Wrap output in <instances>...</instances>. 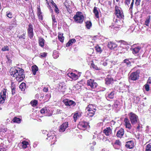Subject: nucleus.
Returning <instances> with one entry per match:
<instances>
[{"label": "nucleus", "instance_id": "4be33fe9", "mask_svg": "<svg viewBox=\"0 0 151 151\" xmlns=\"http://www.w3.org/2000/svg\"><path fill=\"white\" fill-rule=\"evenodd\" d=\"M76 42V40L75 39H70L66 44V46L67 47H70L73 43H74Z\"/></svg>", "mask_w": 151, "mask_h": 151}, {"label": "nucleus", "instance_id": "c03bdc74", "mask_svg": "<svg viewBox=\"0 0 151 151\" xmlns=\"http://www.w3.org/2000/svg\"><path fill=\"white\" fill-rule=\"evenodd\" d=\"M22 144H23V148H25L27 147V145H28L29 143L28 142H22Z\"/></svg>", "mask_w": 151, "mask_h": 151}, {"label": "nucleus", "instance_id": "680f3d73", "mask_svg": "<svg viewBox=\"0 0 151 151\" xmlns=\"http://www.w3.org/2000/svg\"><path fill=\"white\" fill-rule=\"evenodd\" d=\"M15 87H13L12 88V95H14L15 93Z\"/></svg>", "mask_w": 151, "mask_h": 151}, {"label": "nucleus", "instance_id": "ea45409f", "mask_svg": "<svg viewBox=\"0 0 151 151\" xmlns=\"http://www.w3.org/2000/svg\"><path fill=\"white\" fill-rule=\"evenodd\" d=\"M91 66L93 69L97 70H99L100 69L96 65H95L94 63H92L91 64Z\"/></svg>", "mask_w": 151, "mask_h": 151}, {"label": "nucleus", "instance_id": "72a5a7b5", "mask_svg": "<svg viewBox=\"0 0 151 151\" xmlns=\"http://www.w3.org/2000/svg\"><path fill=\"white\" fill-rule=\"evenodd\" d=\"M30 103L32 106L35 107L37 106L38 104V101L37 100H34L31 101Z\"/></svg>", "mask_w": 151, "mask_h": 151}, {"label": "nucleus", "instance_id": "a878e982", "mask_svg": "<svg viewBox=\"0 0 151 151\" xmlns=\"http://www.w3.org/2000/svg\"><path fill=\"white\" fill-rule=\"evenodd\" d=\"M93 12L95 14V17L96 18H98L99 17V12L97 10V8L94 7L93 8Z\"/></svg>", "mask_w": 151, "mask_h": 151}, {"label": "nucleus", "instance_id": "6e6d98bb", "mask_svg": "<svg viewBox=\"0 0 151 151\" xmlns=\"http://www.w3.org/2000/svg\"><path fill=\"white\" fill-rule=\"evenodd\" d=\"M3 51H8L9 50V47L8 46H4V47H3L1 49Z\"/></svg>", "mask_w": 151, "mask_h": 151}, {"label": "nucleus", "instance_id": "f03ea898", "mask_svg": "<svg viewBox=\"0 0 151 151\" xmlns=\"http://www.w3.org/2000/svg\"><path fill=\"white\" fill-rule=\"evenodd\" d=\"M73 18L76 22L82 24L84 20V16L81 12H78L74 15Z\"/></svg>", "mask_w": 151, "mask_h": 151}, {"label": "nucleus", "instance_id": "bf43d9fd", "mask_svg": "<svg viewBox=\"0 0 151 151\" xmlns=\"http://www.w3.org/2000/svg\"><path fill=\"white\" fill-rule=\"evenodd\" d=\"M6 58L7 61L9 63H10L12 62V60L10 58V57L8 55H6Z\"/></svg>", "mask_w": 151, "mask_h": 151}, {"label": "nucleus", "instance_id": "bb28decb", "mask_svg": "<svg viewBox=\"0 0 151 151\" xmlns=\"http://www.w3.org/2000/svg\"><path fill=\"white\" fill-rule=\"evenodd\" d=\"M33 27L32 24L30 23L28 25V27L27 29V33L33 32Z\"/></svg>", "mask_w": 151, "mask_h": 151}, {"label": "nucleus", "instance_id": "c85d7f7f", "mask_svg": "<svg viewBox=\"0 0 151 151\" xmlns=\"http://www.w3.org/2000/svg\"><path fill=\"white\" fill-rule=\"evenodd\" d=\"M85 26L88 29H89L92 26V24L91 21H87L85 22Z\"/></svg>", "mask_w": 151, "mask_h": 151}, {"label": "nucleus", "instance_id": "37998d69", "mask_svg": "<svg viewBox=\"0 0 151 151\" xmlns=\"http://www.w3.org/2000/svg\"><path fill=\"white\" fill-rule=\"evenodd\" d=\"M51 16L53 24L54 23H56L55 24H56L57 22L56 18L55 17V15L53 14H52Z\"/></svg>", "mask_w": 151, "mask_h": 151}, {"label": "nucleus", "instance_id": "f257e3e1", "mask_svg": "<svg viewBox=\"0 0 151 151\" xmlns=\"http://www.w3.org/2000/svg\"><path fill=\"white\" fill-rule=\"evenodd\" d=\"M24 70L19 68H11L10 70V75L14 77H16L17 81L21 82L25 78V76L23 74Z\"/></svg>", "mask_w": 151, "mask_h": 151}, {"label": "nucleus", "instance_id": "9d476101", "mask_svg": "<svg viewBox=\"0 0 151 151\" xmlns=\"http://www.w3.org/2000/svg\"><path fill=\"white\" fill-rule=\"evenodd\" d=\"M124 121L126 127L129 129L127 130V132L131 133L130 131V129L131 128V126L129 119L127 118H126L124 119Z\"/></svg>", "mask_w": 151, "mask_h": 151}, {"label": "nucleus", "instance_id": "09e8293b", "mask_svg": "<svg viewBox=\"0 0 151 151\" xmlns=\"http://www.w3.org/2000/svg\"><path fill=\"white\" fill-rule=\"evenodd\" d=\"M58 38L60 41L61 42H63L64 40V37L61 35H59L58 36Z\"/></svg>", "mask_w": 151, "mask_h": 151}, {"label": "nucleus", "instance_id": "58836bf2", "mask_svg": "<svg viewBox=\"0 0 151 151\" xmlns=\"http://www.w3.org/2000/svg\"><path fill=\"white\" fill-rule=\"evenodd\" d=\"M146 147L145 151H151V143L147 145Z\"/></svg>", "mask_w": 151, "mask_h": 151}, {"label": "nucleus", "instance_id": "423d86ee", "mask_svg": "<svg viewBox=\"0 0 151 151\" xmlns=\"http://www.w3.org/2000/svg\"><path fill=\"white\" fill-rule=\"evenodd\" d=\"M87 86H89L92 89L96 88L98 85L97 83L95 81V80L91 79L87 80Z\"/></svg>", "mask_w": 151, "mask_h": 151}, {"label": "nucleus", "instance_id": "6ab92c4d", "mask_svg": "<svg viewBox=\"0 0 151 151\" xmlns=\"http://www.w3.org/2000/svg\"><path fill=\"white\" fill-rule=\"evenodd\" d=\"M125 147L128 149L132 148V140H130L127 142L126 143Z\"/></svg>", "mask_w": 151, "mask_h": 151}, {"label": "nucleus", "instance_id": "1a4fd4ad", "mask_svg": "<svg viewBox=\"0 0 151 151\" xmlns=\"http://www.w3.org/2000/svg\"><path fill=\"white\" fill-rule=\"evenodd\" d=\"M88 125L87 122L84 121H82L79 122L78 127L81 128V129H84L86 128Z\"/></svg>", "mask_w": 151, "mask_h": 151}, {"label": "nucleus", "instance_id": "e433bc0d", "mask_svg": "<svg viewBox=\"0 0 151 151\" xmlns=\"http://www.w3.org/2000/svg\"><path fill=\"white\" fill-rule=\"evenodd\" d=\"M95 48L97 52H99L100 53H101V52L102 50L101 47L98 45H97Z\"/></svg>", "mask_w": 151, "mask_h": 151}, {"label": "nucleus", "instance_id": "e2e57ef3", "mask_svg": "<svg viewBox=\"0 0 151 151\" xmlns=\"http://www.w3.org/2000/svg\"><path fill=\"white\" fill-rule=\"evenodd\" d=\"M129 116L130 119V121L132 123V112H131L129 114Z\"/></svg>", "mask_w": 151, "mask_h": 151}, {"label": "nucleus", "instance_id": "473e14b6", "mask_svg": "<svg viewBox=\"0 0 151 151\" xmlns=\"http://www.w3.org/2000/svg\"><path fill=\"white\" fill-rule=\"evenodd\" d=\"M12 121L14 122L17 123H20L21 122V119L20 118H17L15 117L12 119Z\"/></svg>", "mask_w": 151, "mask_h": 151}, {"label": "nucleus", "instance_id": "393cba45", "mask_svg": "<svg viewBox=\"0 0 151 151\" xmlns=\"http://www.w3.org/2000/svg\"><path fill=\"white\" fill-rule=\"evenodd\" d=\"M38 67L36 65L32 66V70L33 73V74L35 75L36 72L38 70Z\"/></svg>", "mask_w": 151, "mask_h": 151}, {"label": "nucleus", "instance_id": "13d9d810", "mask_svg": "<svg viewBox=\"0 0 151 151\" xmlns=\"http://www.w3.org/2000/svg\"><path fill=\"white\" fill-rule=\"evenodd\" d=\"M17 25L16 22V20L14 19L13 21V22L11 24V25L12 27L15 26Z\"/></svg>", "mask_w": 151, "mask_h": 151}, {"label": "nucleus", "instance_id": "ddd939ff", "mask_svg": "<svg viewBox=\"0 0 151 151\" xmlns=\"http://www.w3.org/2000/svg\"><path fill=\"white\" fill-rule=\"evenodd\" d=\"M58 87L62 91H65V90L66 88V86L64 82L60 83L58 84Z\"/></svg>", "mask_w": 151, "mask_h": 151}, {"label": "nucleus", "instance_id": "6e6552de", "mask_svg": "<svg viewBox=\"0 0 151 151\" xmlns=\"http://www.w3.org/2000/svg\"><path fill=\"white\" fill-rule=\"evenodd\" d=\"M47 138L46 139L52 140V142L53 144H54L56 141V137H55V135H52V133L51 132L47 133Z\"/></svg>", "mask_w": 151, "mask_h": 151}, {"label": "nucleus", "instance_id": "c9c22d12", "mask_svg": "<svg viewBox=\"0 0 151 151\" xmlns=\"http://www.w3.org/2000/svg\"><path fill=\"white\" fill-rule=\"evenodd\" d=\"M150 21V16H149L148 18L146 19L145 22V24L147 26H149V24Z\"/></svg>", "mask_w": 151, "mask_h": 151}, {"label": "nucleus", "instance_id": "7ed1b4c3", "mask_svg": "<svg viewBox=\"0 0 151 151\" xmlns=\"http://www.w3.org/2000/svg\"><path fill=\"white\" fill-rule=\"evenodd\" d=\"M63 102L67 106H74L76 105V102L72 100L68 99H65L63 100Z\"/></svg>", "mask_w": 151, "mask_h": 151}, {"label": "nucleus", "instance_id": "cd10ccee", "mask_svg": "<svg viewBox=\"0 0 151 151\" xmlns=\"http://www.w3.org/2000/svg\"><path fill=\"white\" fill-rule=\"evenodd\" d=\"M19 87L21 91H24L26 88V84L25 83H22L19 85Z\"/></svg>", "mask_w": 151, "mask_h": 151}, {"label": "nucleus", "instance_id": "69168bd1", "mask_svg": "<svg viewBox=\"0 0 151 151\" xmlns=\"http://www.w3.org/2000/svg\"><path fill=\"white\" fill-rule=\"evenodd\" d=\"M46 98L47 99L49 100L51 97V94L50 93L47 94L45 95Z\"/></svg>", "mask_w": 151, "mask_h": 151}, {"label": "nucleus", "instance_id": "f8f14e48", "mask_svg": "<svg viewBox=\"0 0 151 151\" xmlns=\"http://www.w3.org/2000/svg\"><path fill=\"white\" fill-rule=\"evenodd\" d=\"M139 71L137 70L136 72H133V81H135L139 79Z\"/></svg>", "mask_w": 151, "mask_h": 151}, {"label": "nucleus", "instance_id": "39448f33", "mask_svg": "<svg viewBox=\"0 0 151 151\" xmlns=\"http://www.w3.org/2000/svg\"><path fill=\"white\" fill-rule=\"evenodd\" d=\"M6 89H4L0 93V104H3L4 103L6 99Z\"/></svg>", "mask_w": 151, "mask_h": 151}, {"label": "nucleus", "instance_id": "4468645a", "mask_svg": "<svg viewBox=\"0 0 151 151\" xmlns=\"http://www.w3.org/2000/svg\"><path fill=\"white\" fill-rule=\"evenodd\" d=\"M95 110L88 109V110H86V114H87L88 116L92 117L93 116L96 112Z\"/></svg>", "mask_w": 151, "mask_h": 151}, {"label": "nucleus", "instance_id": "de8ad7c7", "mask_svg": "<svg viewBox=\"0 0 151 151\" xmlns=\"http://www.w3.org/2000/svg\"><path fill=\"white\" fill-rule=\"evenodd\" d=\"M129 82H132V72H131V71L129 73Z\"/></svg>", "mask_w": 151, "mask_h": 151}, {"label": "nucleus", "instance_id": "a18cd8bd", "mask_svg": "<svg viewBox=\"0 0 151 151\" xmlns=\"http://www.w3.org/2000/svg\"><path fill=\"white\" fill-rule=\"evenodd\" d=\"M144 87L145 88V90L148 91L150 90V86L147 83H146L144 86Z\"/></svg>", "mask_w": 151, "mask_h": 151}, {"label": "nucleus", "instance_id": "0e129e2a", "mask_svg": "<svg viewBox=\"0 0 151 151\" xmlns=\"http://www.w3.org/2000/svg\"><path fill=\"white\" fill-rule=\"evenodd\" d=\"M6 146L4 145V147H0V151H4L6 150Z\"/></svg>", "mask_w": 151, "mask_h": 151}, {"label": "nucleus", "instance_id": "0eeeda50", "mask_svg": "<svg viewBox=\"0 0 151 151\" xmlns=\"http://www.w3.org/2000/svg\"><path fill=\"white\" fill-rule=\"evenodd\" d=\"M136 45V44H134L133 45V54L137 57L134 58V59L138 58V56L139 55V51L141 49L140 46L135 47Z\"/></svg>", "mask_w": 151, "mask_h": 151}, {"label": "nucleus", "instance_id": "49530a36", "mask_svg": "<svg viewBox=\"0 0 151 151\" xmlns=\"http://www.w3.org/2000/svg\"><path fill=\"white\" fill-rule=\"evenodd\" d=\"M7 130V128L5 127H1L0 128V132L4 133Z\"/></svg>", "mask_w": 151, "mask_h": 151}, {"label": "nucleus", "instance_id": "9b49d317", "mask_svg": "<svg viewBox=\"0 0 151 151\" xmlns=\"http://www.w3.org/2000/svg\"><path fill=\"white\" fill-rule=\"evenodd\" d=\"M68 127V122H66L63 123L60 127L59 131L60 132H64L66 129Z\"/></svg>", "mask_w": 151, "mask_h": 151}, {"label": "nucleus", "instance_id": "a19ab883", "mask_svg": "<svg viewBox=\"0 0 151 151\" xmlns=\"http://www.w3.org/2000/svg\"><path fill=\"white\" fill-rule=\"evenodd\" d=\"M6 15L9 18L11 19L12 17V13L10 11H7L6 12Z\"/></svg>", "mask_w": 151, "mask_h": 151}, {"label": "nucleus", "instance_id": "f704fd0d", "mask_svg": "<svg viewBox=\"0 0 151 151\" xmlns=\"http://www.w3.org/2000/svg\"><path fill=\"white\" fill-rule=\"evenodd\" d=\"M53 57L55 59L59 57L58 52L56 50H54L53 52Z\"/></svg>", "mask_w": 151, "mask_h": 151}, {"label": "nucleus", "instance_id": "79ce46f5", "mask_svg": "<svg viewBox=\"0 0 151 151\" xmlns=\"http://www.w3.org/2000/svg\"><path fill=\"white\" fill-rule=\"evenodd\" d=\"M79 116L78 113H75L73 115V118L74 119V120L75 122L76 121V120L78 119V118L79 117Z\"/></svg>", "mask_w": 151, "mask_h": 151}, {"label": "nucleus", "instance_id": "8fccbe9b", "mask_svg": "<svg viewBox=\"0 0 151 151\" xmlns=\"http://www.w3.org/2000/svg\"><path fill=\"white\" fill-rule=\"evenodd\" d=\"M47 55V53L45 52L41 53L40 55L39 56L41 58H45V57Z\"/></svg>", "mask_w": 151, "mask_h": 151}, {"label": "nucleus", "instance_id": "338daca9", "mask_svg": "<svg viewBox=\"0 0 151 151\" xmlns=\"http://www.w3.org/2000/svg\"><path fill=\"white\" fill-rule=\"evenodd\" d=\"M117 46V45L116 44L113 42L112 47V49H115V48H116V47Z\"/></svg>", "mask_w": 151, "mask_h": 151}, {"label": "nucleus", "instance_id": "f3484780", "mask_svg": "<svg viewBox=\"0 0 151 151\" xmlns=\"http://www.w3.org/2000/svg\"><path fill=\"white\" fill-rule=\"evenodd\" d=\"M113 82V79L111 78L107 77L105 78V84L107 85H109Z\"/></svg>", "mask_w": 151, "mask_h": 151}, {"label": "nucleus", "instance_id": "c756f323", "mask_svg": "<svg viewBox=\"0 0 151 151\" xmlns=\"http://www.w3.org/2000/svg\"><path fill=\"white\" fill-rule=\"evenodd\" d=\"M131 59H125L123 61V62L126 63L128 66L131 65Z\"/></svg>", "mask_w": 151, "mask_h": 151}, {"label": "nucleus", "instance_id": "2f4dec72", "mask_svg": "<svg viewBox=\"0 0 151 151\" xmlns=\"http://www.w3.org/2000/svg\"><path fill=\"white\" fill-rule=\"evenodd\" d=\"M113 145L114 148L115 149H118L116 147V145L120 146L121 145V143L119 140H116L115 141V142Z\"/></svg>", "mask_w": 151, "mask_h": 151}, {"label": "nucleus", "instance_id": "052dcab7", "mask_svg": "<svg viewBox=\"0 0 151 151\" xmlns=\"http://www.w3.org/2000/svg\"><path fill=\"white\" fill-rule=\"evenodd\" d=\"M55 11L56 13L58 14L60 13V10L58 7H55Z\"/></svg>", "mask_w": 151, "mask_h": 151}, {"label": "nucleus", "instance_id": "3c124183", "mask_svg": "<svg viewBox=\"0 0 151 151\" xmlns=\"http://www.w3.org/2000/svg\"><path fill=\"white\" fill-rule=\"evenodd\" d=\"M129 11L130 12L131 15V18H132V2L131 3L130 6Z\"/></svg>", "mask_w": 151, "mask_h": 151}, {"label": "nucleus", "instance_id": "603ef678", "mask_svg": "<svg viewBox=\"0 0 151 151\" xmlns=\"http://www.w3.org/2000/svg\"><path fill=\"white\" fill-rule=\"evenodd\" d=\"M28 36H29V38L30 39H32L33 37V36H34V33L33 32H28L27 33Z\"/></svg>", "mask_w": 151, "mask_h": 151}, {"label": "nucleus", "instance_id": "4c0bfd02", "mask_svg": "<svg viewBox=\"0 0 151 151\" xmlns=\"http://www.w3.org/2000/svg\"><path fill=\"white\" fill-rule=\"evenodd\" d=\"M134 103L137 104L140 100V98L138 96H134Z\"/></svg>", "mask_w": 151, "mask_h": 151}, {"label": "nucleus", "instance_id": "dca6fc26", "mask_svg": "<svg viewBox=\"0 0 151 151\" xmlns=\"http://www.w3.org/2000/svg\"><path fill=\"white\" fill-rule=\"evenodd\" d=\"M139 122L138 116L135 114L133 113V125Z\"/></svg>", "mask_w": 151, "mask_h": 151}, {"label": "nucleus", "instance_id": "2eb2a0df", "mask_svg": "<svg viewBox=\"0 0 151 151\" xmlns=\"http://www.w3.org/2000/svg\"><path fill=\"white\" fill-rule=\"evenodd\" d=\"M124 129L122 128L117 131L116 135L118 137H121L124 135Z\"/></svg>", "mask_w": 151, "mask_h": 151}, {"label": "nucleus", "instance_id": "aec40b11", "mask_svg": "<svg viewBox=\"0 0 151 151\" xmlns=\"http://www.w3.org/2000/svg\"><path fill=\"white\" fill-rule=\"evenodd\" d=\"M37 15L40 19L41 20H43V17L42 15V12L40 7L38 8Z\"/></svg>", "mask_w": 151, "mask_h": 151}, {"label": "nucleus", "instance_id": "412c9836", "mask_svg": "<svg viewBox=\"0 0 151 151\" xmlns=\"http://www.w3.org/2000/svg\"><path fill=\"white\" fill-rule=\"evenodd\" d=\"M115 94V92L114 91L111 92L110 93L108 94L107 96L106 97L107 99L108 100L112 99L114 98Z\"/></svg>", "mask_w": 151, "mask_h": 151}, {"label": "nucleus", "instance_id": "7c9ffc66", "mask_svg": "<svg viewBox=\"0 0 151 151\" xmlns=\"http://www.w3.org/2000/svg\"><path fill=\"white\" fill-rule=\"evenodd\" d=\"M69 76L73 79L76 80L78 78V75L74 73H71L69 74Z\"/></svg>", "mask_w": 151, "mask_h": 151}, {"label": "nucleus", "instance_id": "a211bd4d", "mask_svg": "<svg viewBox=\"0 0 151 151\" xmlns=\"http://www.w3.org/2000/svg\"><path fill=\"white\" fill-rule=\"evenodd\" d=\"M103 132L106 136L109 135L110 134L111 132V130L110 127H108L106 128V129H104L103 130Z\"/></svg>", "mask_w": 151, "mask_h": 151}, {"label": "nucleus", "instance_id": "864d4df0", "mask_svg": "<svg viewBox=\"0 0 151 151\" xmlns=\"http://www.w3.org/2000/svg\"><path fill=\"white\" fill-rule=\"evenodd\" d=\"M40 112L42 114H45V113H47V110L46 109V108H42L41 109Z\"/></svg>", "mask_w": 151, "mask_h": 151}, {"label": "nucleus", "instance_id": "b1692460", "mask_svg": "<svg viewBox=\"0 0 151 151\" xmlns=\"http://www.w3.org/2000/svg\"><path fill=\"white\" fill-rule=\"evenodd\" d=\"M88 109L96 110V107L92 104H89L88 106L86 108V110H88Z\"/></svg>", "mask_w": 151, "mask_h": 151}, {"label": "nucleus", "instance_id": "774afa93", "mask_svg": "<svg viewBox=\"0 0 151 151\" xmlns=\"http://www.w3.org/2000/svg\"><path fill=\"white\" fill-rule=\"evenodd\" d=\"M146 83H147L148 84H150L151 83V79L150 77H149Z\"/></svg>", "mask_w": 151, "mask_h": 151}, {"label": "nucleus", "instance_id": "5fc2aeb1", "mask_svg": "<svg viewBox=\"0 0 151 151\" xmlns=\"http://www.w3.org/2000/svg\"><path fill=\"white\" fill-rule=\"evenodd\" d=\"M131 0H125L124 1V4L126 6H127L128 7H129V5L130 4V1Z\"/></svg>", "mask_w": 151, "mask_h": 151}, {"label": "nucleus", "instance_id": "4d7b16f0", "mask_svg": "<svg viewBox=\"0 0 151 151\" xmlns=\"http://www.w3.org/2000/svg\"><path fill=\"white\" fill-rule=\"evenodd\" d=\"M112 44L113 42H108L107 46L110 49H112Z\"/></svg>", "mask_w": 151, "mask_h": 151}, {"label": "nucleus", "instance_id": "20e7f679", "mask_svg": "<svg viewBox=\"0 0 151 151\" xmlns=\"http://www.w3.org/2000/svg\"><path fill=\"white\" fill-rule=\"evenodd\" d=\"M115 9V12L117 17L119 19H123L124 17V15L121 8L117 6H116Z\"/></svg>", "mask_w": 151, "mask_h": 151}, {"label": "nucleus", "instance_id": "5701e85b", "mask_svg": "<svg viewBox=\"0 0 151 151\" xmlns=\"http://www.w3.org/2000/svg\"><path fill=\"white\" fill-rule=\"evenodd\" d=\"M45 42V40L42 37H40L39 39V43L40 46L41 47H42L44 45V43Z\"/></svg>", "mask_w": 151, "mask_h": 151}]
</instances>
